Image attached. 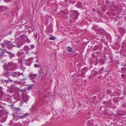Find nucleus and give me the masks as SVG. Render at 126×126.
Segmentation results:
<instances>
[{"label": "nucleus", "mask_w": 126, "mask_h": 126, "mask_svg": "<svg viewBox=\"0 0 126 126\" xmlns=\"http://www.w3.org/2000/svg\"><path fill=\"white\" fill-rule=\"evenodd\" d=\"M4 69L7 71H11L12 70L16 69L18 68V65L16 63L12 61L8 62V63H5L3 66Z\"/></svg>", "instance_id": "nucleus-1"}, {"label": "nucleus", "mask_w": 126, "mask_h": 126, "mask_svg": "<svg viewBox=\"0 0 126 126\" xmlns=\"http://www.w3.org/2000/svg\"><path fill=\"white\" fill-rule=\"evenodd\" d=\"M70 17L75 20L77 19L79 15V13L77 11H72L70 12Z\"/></svg>", "instance_id": "nucleus-2"}, {"label": "nucleus", "mask_w": 126, "mask_h": 126, "mask_svg": "<svg viewBox=\"0 0 126 126\" xmlns=\"http://www.w3.org/2000/svg\"><path fill=\"white\" fill-rule=\"evenodd\" d=\"M0 59L3 60L4 57L7 56L6 54H7L8 51L6 49H4L1 48H0Z\"/></svg>", "instance_id": "nucleus-3"}, {"label": "nucleus", "mask_w": 126, "mask_h": 126, "mask_svg": "<svg viewBox=\"0 0 126 126\" xmlns=\"http://www.w3.org/2000/svg\"><path fill=\"white\" fill-rule=\"evenodd\" d=\"M20 38L21 41L25 43L27 42V43H29L30 41L27 38L24 34H23L20 36Z\"/></svg>", "instance_id": "nucleus-4"}, {"label": "nucleus", "mask_w": 126, "mask_h": 126, "mask_svg": "<svg viewBox=\"0 0 126 126\" xmlns=\"http://www.w3.org/2000/svg\"><path fill=\"white\" fill-rule=\"evenodd\" d=\"M98 74L97 72L95 71H93L91 73V75L89 77L90 79H94L96 77V75Z\"/></svg>", "instance_id": "nucleus-5"}, {"label": "nucleus", "mask_w": 126, "mask_h": 126, "mask_svg": "<svg viewBox=\"0 0 126 126\" xmlns=\"http://www.w3.org/2000/svg\"><path fill=\"white\" fill-rule=\"evenodd\" d=\"M4 76H5L7 78L9 79V80L11 82H13V80H11V79L12 78V76L11 74V72H6L5 74L3 75Z\"/></svg>", "instance_id": "nucleus-6"}, {"label": "nucleus", "mask_w": 126, "mask_h": 126, "mask_svg": "<svg viewBox=\"0 0 126 126\" xmlns=\"http://www.w3.org/2000/svg\"><path fill=\"white\" fill-rule=\"evenodd\" d=\"M37 74H34L31 73L29 76V77L31 80L33 82L35 83L36 81L34 80L37 77Z\"/></svg>", "instance_id": "nucleus-7"}, {"label": "nucleus", "mask_w": 126, "mask_h": 126, "mask_svg": "<svg viewBox=\"0 0 126 126\" xmlns=\"http://www.w3.org/2000/svg\"><path fill=\"white\" fill-rule=\"evenodd\" d=\"M22 101L27 103V101L29 100V97L26 93H24L22 95Z\"/></svg>", "instance_id": "nucleus-8"}, {"label": "nucleus", "mask_w": 126, "mask_h": 126, "mask_svg": "<svg viewBox=\"0 0 126 126\" xmlns=\"http://www.w3.org/2000/svg\"><path fill=\"white\" fill-rule=\"evenodd\" d=\"M103 47V46L101 45H96L94 47L93 50L95 51H100Z\"/></svg>", "instance_id": "nucleus-9"}, {"label": "nucleus", "mask_w": 126, "mask_h": 126, "mask_svg": "<svg viewBox=\"0 0 126 126\" xmlns=\"http://www.w3.org/2000/svg\"><path fill=\"white\" fill-rule=\"evenodd\" d=\"M97 33L99 34L104 36L106 35V32L103 29H100L98 30V31Z\"/></svg>", "instance_id": "nucleus-10"}, {"label": "nucleus", "mask_w": 126, "mask_h": 126, "mask_svg": "<svg viewBox=\"0 0 126 126\" xmlns=\"http://www.w3.org/2000/svg\"><path fill=\"white\" fill-rule=\"evenodd\" d=\"M94 38L95 39L99 40L101 42H104V37H101L99 36H95Z\"/></svg>", "instance_id": "nucleus-11"}, {"label": "nucleus", "mask_w": 126, "mask_h": 126, "mask_svg": "<svg viewBox=\"0 0 126 126\" xmlns=\"http://www.w3.org/2000/svg\"><path fill=\"white\" fill-rule=\"evenodd\" d=\"M6 43V47L9 49L10 48H13L12 45V42H11V41H9L7 40Z\"/></svg>", "instance_id": "nucleus-12"}, {"label": "nucleus", "mask_w": 126, "mask_h": 126, "mask_svg": "<svg viewBox=\"0 0 126 126\" xmlns=\"http://www.w3.org/2000/svg\"><path fill=\"white\" fill-rule=\"evenodd\" d=\"M122 93V91H121L120 90L118 89L117 90L115 91V93L114 94H112V95H111V96H119Z\"/></svg>", "instance_id": "nucleus-13"}, {"label": "nucleus", "mask_w": 126, "mask_h": 126, "mask_svg": "<svg viewBox=\"0 0 126 126\" xmlns=\"http://www.w3.org/2000/svg\"><path fill=\"white\" fill-rule=\"evenodd\" d=\"M8 91H9L10 93H12L14 92L15 91V87L13 85H11L10 87L7 90Z\"/></svg>", "instance_id": "nucleus-14"}, {"label": "nucleus", "mask_w": 126, "mask_h": 126, "mask_svg": "<svg viewBox=\"0 0 126 126\" xmlns=\"http://www.w3.org/2000/svg\"><path fill=\"white\" fill-rule=\"evenodd\" d=\"M7 54H8L9 57L10 58L15 57L16 56L15 54L12 53L10 51H8Z\"/></svg>", "instance_id": "nucleus-15"}, {"label": "nucleus", "mask_w": 126, "mask_h": 126, "mask_svg": "<svg viewBox=\"0 0 126 126\" xmlns=\"http://www.w3.org/2000/svg\"><path fill=\"white\" fill-rule=\"evenodd\" d=\"M16 55L18 57L22 56L21 58H23L25 56V54L24 53H21L20 52H18L16 54Z\"/></svg>", "instance_id": "nucleus-16"}, {"label": "nucleus", "mask_w": 126, "mask_h": 126, "mask_svg": "<svg viewBox=\"0 0 126 126\" xmlns=\"http://www.w3.org/2000/svg\"><path fill=\"white\" fill-rule=\"evenodd\" d=\"M103 103L107 107H110V106L111 102L110 100H109L108 102L104 101Z\"/></svg>", "instance_id": "nucleus-17"}, {"label": "nucleus", "mask_w": 126, "mask_h": 126, "mask_svg": "<svg viewBox=\"0 0 126 126\" xmlns=\"http://www.w3.org/2000/svg\"><path fill=\"white\" fill-rule=\"evenodd\" d=\"M47 31L48 32H53L52 27V25H50L47 28Z\"/></svg>", "instance_id": "nucleus-18"}, {"label": "nucleus", "mask_w": 126, "mask_h": 126, "mask_svg": "<svg viewBox=\"0 0 126 126\" xmlns=\"http://www.w3.org/2000/svg\"><path fill=\"white\" fill-rule=\"evenodd\" d=\"M15 77H17V78L19 77L21 75L24 76V75H23V72L21 73L19 72H15Z\"/></svg>", "instance_id": "nucleus-19"}, {"label": "nucleus", "mask_w": 126, "mask_h": 126, "mask_svg": "<svg viewBox=\"0 0 126 126\" xmlns=\"http://www.w3.org/2000/svg\"><path fill=\"white\" fill-rule=\"evenodd\" d=\"M7 40H5L2 43L0 44L1 47L4 48L5 47V46H6Z\"/></svg>", "instance_id": "nucleus-20"}, {"label": "nucleus", "mask_w": 126, "mask_h": 126, "mask_svg": "<svg viewBox=\"0 0 126 126\" xmlns=\"http://www.w3.org/2000/svg\"><path fill=\"white\" fill-rule=\"evenodd\" d=\"M6 7L2 6H0V12H3L6 10Z\"/></svg>", "instance_id": "nucleus-21"}, {"label": "nucleus", "mask_w": 126, "mask_h": 126, "mask_svg": "<svg viewBox=\"0 0 126 126\" xmlns=\"http://www.w3.org/2000/svg\"><path fill=\"white\" fill-rule=\"evenodd\" d=\"M13 109L15 111V112L16 113V114H20L19 113L21 112V110H20L19 107L16 108L15 107H14Z\"/></svg>", "instance_id": "nucleus-22"}, {"label": "nucleus", "mask_w": 126, "mask_h": 126, "mask_svg": "<svg viewBox=\"0 0 126 126\" xmlns=\"http://www.w3.org/2000/svg\"><path fill=\"white\" fill-rule=\"evenodd\" d=\"M23 45V44L20 41L16 42V47L20 48Z\"/></svg>", "instance_id": "nucleus-23"}, {"label": "nucleus", "mask_w": 126, "mask_h": 126, "mask_svg": "<svg viewBox=\"0 0 126 126\" xmlns=\"http://www.w3.org/2000/svg\"><path fill=\"white\" fill-rule=\"evenodd\" d=\"M19 113L18 114H19L18 115H15V116L16 117H26L27 115H28V113H26L25 114H22L21 115L20 114V112L19 113Z\"/></svg>", "instance_id": "nucleus-24"}, {"label": "nucleus", "mask_w": 126, "mask_h": 126, "mask_svg": "<svg viewBox=\"0 0 126 126\" xmlns=\"http://www.w3.org/2000/svg\"><path fill=\"white\" fill-rule=\"evenodd\" d=\"M92 29L93 30L96 31L97 33L98 31V30L99 29H98V27L96 26H93L92 27Z\"/></svg>", "instance_id": "nucleus-25"}, {"label": "nucleus", "mask_w": 126, "mask_h": 126, "mask_svg": "<svg viewBox=\"0 0 126 126\" xmlns=\"http://www.w3.org/2000/svg\"><path fill=\"white\" fill-rule=\"evenodd\" d=\"M44 70L42 68H41L39 70V78L41 76V74H42V76L43 77V72Z\"/></svg>", "instance_id": "nucleus-26"}, {"label": "nucleus", "mask_w": 126, "mask_h": 126, "mask_svg": "<svg viewBox=\"0 0 126 126\" xmlns=\"http://www.w3.org/2000/svg\"><path fill=\"white\" fill-rule=\"evenodd\" d=\"M82 5L81 2L80 1H79L77 3V4L76 5V6L78 7L81 8L82 7Z\"/></svg>", "instance_id": "nucleus-27"}, {"label": "nucleus", "mask_w": 126, "mask_h": 126, "mask_svg": "<svg viewBox=\"0 0 126 126\" xmlns=\"http://www.w3.org/2000/svg\"><path fill=\"white\" fill-rule=\"evenodd\" d=\"M35 62H37V64H35L34 65V66L36 68H39L40 67L39 65V61L38 60H37L35 61Z\"/></svg>", "instance_id": "nucleus-28"}, {"label": "nucleus", "mask_w": 126, "mask_h": 126, "mask_svg": "<svg viewBox=\"0 0 126 126\" xmlns=\"http://www.w3.org/2000/svg\"><path fill=\"white\" fill-rule=\"evenodd\" d=\"M79 76L81 77L85 78V74L82 71H81V72H80V73H79Z\"/></svg>", "instance_id": "nucleus-29"}, {"label": "nucleus", "mask_w": 126, "mask_h": 126, "mask_svg": "<svg viewBox=\"0 0 126 126\" xmlns=\"http://www.w3.org/2000/svg\"><path fill=\"white\" fill-rule=\"evenodd\" d=\"M35 46L34 45H31L30 47H29L28 51H31L32 49L34 48Z\"/></svg>", "instance_id": "nucleus-30"}, {"label": "nucleus", "mask_w": 126, "mask_h": 126, "mask_svg": "<svg viewBox=\"0 0 126 126\" xmlns=\"http://www.w3.org/2000/svg\"><path fill=\"white\" fill-rule=\"evenodd\" d=\"M88 70V69L87 67H85L83 68L82 70V71L85 74L86 72Z\"/></svg>", "instance_id": "nucleus-31"}, {"label": "nucleus", "mask_w": 126, "mask_h": 126, "mask_svg": "<svg viewBox=\"0 0 126 126\" xmlns=\"http://www.w3.org/2000/svg\"><path fill=\"white\" fill-rule=\"evenodd\" d=\"M120 33L122 34H123L125 33V31L123 28H120L119 30Z\"/></svg>", "instance_id": "nucleus-32"}, {"label": "nucleus", "mask_w": 126, "mask_h": 126, "mask_svg": "<svg viewBox=\"0 0 126 126\" xmlns=\"http://www.w3.org/2000/svg\"><path fill=\"white\" fill-rule=\"evenodd\" d=\"M104 71V68L102 67L101 68L100 70L97 72L98 74H102L103 72Z\"/></svg>", "instance_id": "nucleus-33"}, {"label": "nucleus", "mask_w": 126, "mask_h": 126, "mask_svg": "<svg viewBox=\"0 0 126 126\" xmlns=\"http://www.w3.org/2000/svg\"><path fill=\"white\" fill-rule=\"evenodd\" d=\"M67 50L68 52H70L72 51V48L70 47H67Z\"/></svg>", "instance_id": "nucleus-34"}, {"label": "nucleus", "mask_w": 126, "mask_h": 126, "mask_svg": "<svg viewBox=\"0 0 126 126\" xmlns=\"http://www.w3.org/2000/svg\"><path fill=\"white\" fill-rule=\"evenodd\" d=\"M6 118V117L5 116V117H3L0 120V121L2 123H3L5 121Z\"/></svg>", "instance_id": "nucleus-35"}, {"label": "nucleus", "mask_w": 126, "mask_h": 126, "mask_svg": "<svg viewBox=\"0 0 126 126\" xmlns=\"http://www.w3.org/2000/svg\"><path fill=\"white\" fill-rule=\"evenodd\" d=\"M29 46H25L23 48V50L24 51H28Z\"/></svg>", "instance_id": "nucleus-36"}, {"label": "nucleus", "mask_w": 126, "mask_h": 126, "mask_svg": "<svg viewBox=\"0 0 126 126\" xmlns=\"http://www.w3.org/2000/svg\"><path fill=\"white\" fill-rule=\"evenodd\" d=\"M100 62L102 64H104L105 63V61L103 59L101 58L99 60Z\"/></svg>", "instance_id": "nucleus-37"}, {"label": "nucleus", "mask_w": 126, "mask_h": 126, "mask_svg": "<svg viewBox=\"0 0 126 126\" xmlns=\"http://www.w3.org/2000/svg\"><path fill=\"white\" fill-rule=\"evenodd\" d=\"M118 115L120 116H122L124 115V112L123 111H120L118 112Z\"/></svg>", "instance_id": "nucleus-38"}, {"label": "nucleus", "mask_w": 126, "mask_h": 126, "mask_svg": "<svg viewBox=\"0 0 126 126\" xmlns=\"http://www.w3.org/2000/svg\"><path fill=\"white\" fill-rule=\"evenodd\" d=\"M100 51H97L96 52H94V53L97 56H100V55L101 54Z\"/></svg>", "instance_id": "nucleus-39"}, {"label": "nucleus", "mask_w": 126, "mask_h": 126, "mask_svg": "<svg viewBox=\"0 0 126 126\" xmlns=\"http://www.w3.org/2000/svg\"><path fill=\"white\" fill-rule=\"evenodd\" d=\"M34 85L33 84H32L30 85L28 88L27 89L28 90H30L32 88L33 86Z\"/></svg>", "instance_id": "nucleus-40"}, {"label": "nucleus", "mask_w": 126, "mask_h": 126, "mask_svg": "<svg viewBox=\"0 0 126 126\" xmlns=\"http://www.w3.org/2000/svg\"><path fill=\"white\" fill-rule=\"evenodd\" d=\"M12 45L13 47V48L14 47H16V42H15V41L12 43Z\"/></svg>", "instance_id": "nucleus-41"}, {"label": "nucleus", "mask_w": 126, "mask_h": 126, "mask_svg": "<svg viewBox=\"0 0 126 126\" xmlns=\"http://www.w3.org/2000/svg\"><path fill=\"white\" fill-rule=\"evenodd\" d=\"M125 98L124 96L122 97H118V100L119 101H120L121 100H123Z\"/></svg>", "instance_id": "nucleus-42"}, {"label": "nucleus", "mask_w": 126, "mask_h": 126, "mask_svg": "<svg viewBox=\"0 0 126 126\" xmlns=\"http://www.w3.org/2000/svg\"><path fill=\"white\" fill-rule=\"evenodd\" d=\"M18 63H19L21 64L22 63V59L20 58H19L18 59Z\"/></svg>", "instance_id": "nucleus-43"}, {"label": "nucleus", "mask_w": 126, "mask_h": 126, "mask_svg": "<svg viewBox=\"0 0 126 126\" xmlns=\"http://www.w3.org/2000/svg\"><path fill=\"white\" fill-rule=\"evenodd\" d=\"M121 70L123 72L122 73H123L126 71V68L125 67H122L121 68Z\"/></svg>", "instance_id": "nucleus-44"}, {"label": "nucleus", "mask_w": 126, "mask_h": 126, "mask_svg": "<svg viewBox=\"0 0 126 126\" xmlns=\"http://www.w3.org/2000/svg\"><path fill=\"white\" fill-rule=\"evenodd\" d=\"M113 101L114 102H119V100L118 99V97L114 98L113 99Z\"/></svg>", "instance_id": "nucleus-45"}, {"label": "nucleus", "mask_w": 126, "mask_h": 126, "mask_svg": "<svg viewBox=\"0 0 126 126\" xmlns=\"http://www.w3.org/2000/svg\"><path fill=\"white\" fill-rule=\"evenodd\" d=\"M22 125L20 123H18L16 124L14 126H22Z\"/></svg>", "instance_id": "nucleus-46"}, {"label": "nucleus", "mask_w": 126, "mask_h": 126, "mask_svg": "<svg viewBox=\"0 0 126 126\" xmlns=\"http://www.w3.org/2000/svg\"><path fill=\"white\" fill-rule=\"evenodd\" d=\"M56 39V38L55 36H52L50 37L49 38L50 40H54Z\"/></svg>", "instance_id": "nucleus-47"}, {"label": "nucleus", "mask_w": 126, "mask_h": 126, "mask_svg": "<svg viewBox=\"0 0 126 126\" xmlns=\"http://www.w3.org/2000/svg\"><path fill=\"white\" fill-rule=\"evenodd\" d=\"M107 92L108 94H110L111 96V95H112V94H112V93H112V92L110 91V90H108L107 91Z\"/></svg>", "instance_id": "nucleus-48"}, {"label": "nucleus", "mask_w": 126, "mask_h": 126, "mask_svg": "<svg viewBox=\"0 0 126 126\" xmlns=\"http://www.w3.org/2000/svg\"><path fill=\"white\" fill-rule=\"evenodd\" d=\"M121 78L124 79H125L126 78V76L125 75L122 74L121 75Z\"/></svg>", "instance_id": "nucleus-49"}, {"label": "nucleus", "mask_w": 126, "mask_h": 126, "mask_svg": "<svg viewBox=\"0 0 126 126\" xmlns=\"http://www.w3.org/2000/svg\"><path fill=\"white\" fill-rule=\"evenodd\" d=\"M11 74L12 76V78L13 77H15V72H11Z\"/></svg>", "instance_id": "nucleus-50"}, {"label": "nucleus", "mask_w": 126, "mask_h": 126, "mask_svg": "<svg viewBox=\"0 0 126 126\" xmlns=\"http://www.w3.org/2000/svg\"><path fill=\"white\" fill-rule=\"evenodd\" d=\"M92 57H93L94 58H96V57H97V56H96V55L95 54V53L92 54Z\"/></svg>", "instance_id": "nucleus-51"}, {"label": "nucleus", "mask_w": 126, "mask_h": 126, "mask_svg": "<svg viewBox=\"0 0 126 126\" xmlns=\"http://www.w3.org/2000/svg\"><path fill=\"white\" fill-rule=\"evenodd\" d=\"M24 102L22 100V101H21L19 103V105L20 106H21L23 104V102Z\"/></svg>", "instance_id": "nucleus-52"}, {"label": "nucleus", "mask_w": 126, "mask_h": 126, "mask_svg": "<svg viewBox=\"0 0 126 126\" xmlns=\"http://www.w3.org/2000/svg\"><path fill=\"white\" fill-rule=\"evenodd\" d=\"M88 125L89 126H93V125L92 123H88Z\"/></svg>", "instance_id": "nucleus-53"}, {"label": "nucleus", "mask_w": 126, "mask_h": 126, "mask_svg": "<svg viewBox=\"0 0 126 126\" xmlns=\"http://www.w3.org/2000/svg\"><path fill=\"white\" fill-rule=\"evenodd\" d=\"M2 87H0V92L1 93H2Z\"/></svg>", "instance_id": "nucleus-54"}, {"label": "nucleus", "mask_w": 126, "mask_h": 126, "mask_svg": "<svg viewBox=\"0 0 126 126\" xmlns=\"http://www.w3.org/2000/svg\"><path fill=\"white\" fill-rule=\"evenodd\" d=\"M4 1L6 2H11L12 0H4Z\"/></svg>", "instance_id": "nucleus-55"}, {"label": "nucleus", "mask_w": 126, "mask_h": 126, "mask_svg": "<svg viewBox=\"0 0 126 126\" xmlns=\"http://www.w3.org/2000/svg\"><path fill=\"white\" fill-rule=\"evenodd\" d=\"M9 80H4V81L7 84V83H8L9 82Z\"/></svg>", "instance_id": "nucleus-56"}, {"label": "nucleus", "mask_w": 126, "mask_h": 126, "mask_svg": "<svg viewBox=\"0 0 126 126\" xmlns=\"http://www.w3.org/2000/svg\"><path fill=\"white\" fill-rule=\"evenodd\" d=\"M108 49L106 47H105L104 49V50L105 52H106L107 51Z\"/></svg>", "instance_id": "nucleus-57"}, {"label": "nucleus", "mask_w": 126, "mask_h": 126, "mask_svg": "<svg viewBox=\"0 0 126 126\" xmlns=\"http://www.w3.org/2000/svg\"><path fill=\"white\" fill-rule=\"evenodd\" d=\"M34 106H32L31 107V108L30 109V110H33L34 108Z\"/></svg>", "instance_id": "nucleus-58"}, {"label": "nucleus", "mask_w": 126, "mask_h": 126, "mask_svg": "<svg viewBox=\"0 0 126 126\" xmlns=\"http://www.w3.org/2000/svg\"><path fill=\"white\" fill-rule=\"evenodd\" d=\"M102 78H103V76H100L98 78V79H102Z\"/></svg>", "instance_id": "nucleus-59"}, {"label": "nucleus", "mask_w": 126, "mask_h": 126, "mask_svg": "<svg viewBox=\"0 0 126 126\" xmlns=\"http://www.w3.org/2000/svg\"><path fill=\"white\" fill-rule=\"evenodd\" d=\"M105 7H102V10L104 11H106V9H105Z\"/></svg>", "instance_id": "nucleus-60"}, {"label": "nucleus", "mask_w": 126, "mask_h": 126, "mask_svg": "<svg viewBox=\"0 0 126 126\" xmlns=\"http://www.w3.org/2000/svg\"><path fill=\"white\" fill-rule=\"evenodd\" d=\"M68 1H69L68 0H65L64 1V2L66 4H67V3Z\"/></svg>", "instance_id": "nucleus-61"}, {"label": "nucleus", "mask_w": 126, "mask_h": 126, "mask_svg": "<svg viewBox=\"0 0 126 126\" xmlns=\"http://www.w3.org/2000/svg\"><path fill=\"white\" fill-rule=\"evenodd\" d=\"M106 3H109V0H107L106 1Z\"/></svg>", "instance_id": "nucleus-62"}, {"label": "nucleus", "mask_w": 126, "mask_h": 126, "mask_svg": "<svg viewBox=\"0 0 126 126\" xmlns=\"http://www.w3.org/2000/svg\"><path fill=\"white\" fill-rule=\"evenodd\" d=\"M29 60H30V59H29L25 63L26 64H27V65H28V64H27V63H28V62H29Z\"/></svg>", "instance_id": "nucleus-63"}, {"label": "nucleus", "mask_w": 126, "mask_h": 126, "mask_svg": "<svg viewBox=\"0 0 126 126\" xmlns=\"http://www.w3.org/2000/svg\"><path fill=\"white\" fill-rule=\"evenodd\" d=\"M123 106L125 107H126V103H125Z\"/></svg>", "instance_id": "nucleus-64"}]
</instances>
